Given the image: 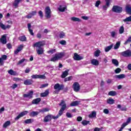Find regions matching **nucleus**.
Segmentation results:
<instances>
[{
  "label": "nucleus",
  "mask_w": 131,
  "mask_h": 131,
  "mask_svg": "<svg viewBox=\"0 0 131 131\" xmlns=\"http://www.w3.org/2000/svg\"><path fill=\"white\" fill-rule=\"evenodd\" d=\"M59 106H61V108L58 112V114L56 116H55L53 115L49 114L45 117L43 118V122H49V121H51L52 119H58L60 117V116H62L64 111L67 108L66 106V103L64 100H61V102L59 104Z\"/></svg>",
  "instance_id": "nucleus-1"
},
{
  "label": "nucleus",
  "mask_w": 131,
  "mask_h": 131,
  "mask_svg": "<svg viewBox=\"0 0 131 131\" xmlns=\"http://www.w3.org/2000/svg\"><path fill=\"white\" fill-rule=\"evenodd\" d=\"M54 89L56 90L54 93L55 94H58L60 91H63V90H64V84L56 83L54 85Z\"/></svg>",
  "instance_id": "nucleus-2"
},
{
  "label": "nucleus",
  "mask_w": 131,
  "mask_h": 131,
  "mask_svg": "<svg viewBox=\"0 0 131 131\" xmlns=\"http://www.w3.org/2000/svg\"><path fill=\"white\" fill-rule=\"evenodd\" d=\"M64 56V54L63 53H59L55 54L54 57L51 58L50 61L52 62H56V61H58V60H60L61 58H63Z\"/></svg>",
  "instance_id": "nucleus-3"
},
{
  "label": "nucleus",
  "mask_w": 131,
  "mask_h": 131,
  "mask_svg": "<svg viewBox=\"0 0 131 131\" xmlns=\"http://www.w3.org/2000/svg\"><path fill=\"white\" fill-rule=\"evenodd\" d=\"M52 11H51V8L50 7H47L45 8V17L47 19H50L52 17Z\"/></svg>",
  "instance_id": "nucleus-4"
},
{
  "label": "nucleus",
  "mask_w": 131,
  "mask_h": 131,
  "mask_svg": "<svg viewBox=\"0 0 131 131\" xmlns=\"http://www.w3.org/2000/svg\"><path fill=\"white\" fill-rule=\"evenodd\" d=\"M45 46V41H40L37 42H35L33 44V47L34 48H37V49L42 48L41 47Z\"/></svg>",
  "instance_id": "nucleus-5"
},
{
  "label": "nucleus",
  "mask_w": 131,
  "mask_h": 131,
  "mask_svg": "<svg viewBox=\"0 0 131 131\" xmlns=\"http://www.w3.org/2000/svg\"><path fill=\"white\" fill-rule=\"evenodd\" d=\"M120 54L121 56H123V57H131V50H127L124 52H121Z\"/></svg>",
  "instance_id": "nucleus-6"
},
{
  "label": "nucleus",
  "mask_w": 131,
  "mask_h": 131,
  "mask_svg": "<svg viewBox=\"0 0 131 131\" xmlns=\"http://www.w3.org/2000/svg\"><path fill=\"white\" fill-rule=\"evenodd\" d=\"M72 88L73 89L74 92H79V90H80V85L78 82H75L73 83Z\"/></svg>",
  "instance_id": "nucleus-7"
},
{
  "label": "nucleus",
  "mask_w": 131,
  "mask_h": 131,
  "mask_svg": "<svg viewBox=\"0 0 131 131\" xmlns=\"http://www.w3.org/2000/svg\"><path fill=\"white\" fill-rule=\"evenodd\" d=\"M112 11L114 13H121L122 12V8L118 6H114L113 7Z\"/></svg>",
  "instance_id": "nucleus-8"
},
{
  "label": "nucleus",
  "mask_w": 131,
  "mask_h": 131,
  "mask_svg": "<svg viewBox=\"0 0 131 131\" xmlns=\"http://www.w3.org/2000/svg\"><path fill=\"white\" fill-rule=\"evenodd\" d=\"M31 78L33 79H46V76L45 75H33L31 76Z\"/></svg>",
  "instance_id": "nucleus-9"
},
{
  "label": "nucleus",
  "mask_w": 131,
  "mask_h": 131,
  "mask_svg": "<svg viewBox=\"0 0 131 131\" xmlns=\"http://www.w3.org/2000/svg\"><path fill=\"white\" fill-rule=\"evenodd\" d=\"M24 98H28V99H32L33 98V91H30L29 93L23 95Z\"/></svg>",
  "instance_id": "nucleus-10"
},
{
  "label": "nucleus",
  "mask_w": 131,
  "mask_h": 131,
  "mask_svg": "<svg viewBox=\"0 0 131 131\" xmlns=\"http://www.w3.org/2000/svg\"><path fill=\"white\" fill-rule=\"evenodd\" d=\"M73 59L75 61H80V60H82V59H83V57H82V56H80L77 53H74Z\"/></svg>",
  "instance_id": "nucleus-11"
},
{
  "label": "nucleus",
  "mask_w": 131,
  "mask_h": 131,
  "mask_svg": "<svg viewBox=\"0 0 131 131\" xmlns=\"http://www.w3.org/2000/svg\"><path fill=\"white\" fill-rule=\"evenodd\" d=\"M0 28H2L3 30H6V29H9L11 28V26L10 25H7L5 26L4 24L0 22Z\"/></svg>",
  "instance_id": "nucleus-12"
},
{
  "label": "nucleus",
  "mask_w": 131,
  "mask_h": 131,
  "mask_svg": "<svg viewBox=\"0 0 131 131\" xmlns=\"http://www.w3.org/2000/svg\"><path fill=\"white\" fill-rule=\"evenodd\" d=\"M106 4L103 6V9L106 10L110 6V3H111V0H105Z\"/></svg>",
  "instance_id": "nucleus-13"
},
{
  "label": "nucleus",
  "mask_w": 131,
  "mask_h": 131,
  "mask_svg": "<svg viewBox=\"0 0 131 131\" xmlns=\"http://www.w3.org/2000/svg\"><path fill=\"white\" fill-rule=\"evenodd\" d=\"M58 10L59 11V12H65V11L67 10V6L65 5H60L58 8Z\"/></svg>",
  "instance_id": "nucleus-14"
},
{
  "label": "nucleus",
  "mask_w": 131,
  "mask_h": 131,
  "mask_svg": "<svg viewBox=\"0 0 131 131\" xmlns=\"http://www.w3.org/2000/svg\"><path fill=\"white\" fill-rule=\"evenodd\" d=\"M1 41L3 45H6L7 43V35H4L2 36V38H1Z\"/></svg>",
  "instance_id": "nucleus-15"
},
{
  "label": "nucleus",
  "mask_w": 131,
  "mask_h": 131,
  "mask_svg": "<svg viewBox=\"0 0 131 131\" xmlns=\"http://www.w3.org/2000/svg\"><path fill=\"white\" fill-rule=\"evenodd\" d=\"M70 71L69 69H68L67 70H66L64 72H62V73L61 75V78H65V77H67L68 76L69 74V72Z\"/></svg>",
  "instance_id": "nucleus-16"
},
{
  "label": "nucleus",
  "mask_w": 131,
  "mask_h": 131,
  "mask_svg": "<svg viewBox=\"0 0 131 131\" xmlns=\"http://www.w3.org/2000/svg\"><path fill=\"white\" fill-rule=\"evenodd\" d=\"M33 82V81L32 79H27L24 81V83L26 85H30L31 84H32Z\"/></svg>",
  "instance_id": "nucleus-17"
},
{
  "label": "nucleus",
  "mask_w": 131,
  "mask_h": 131,
  "mask_svg": "<svg viewBox=\"0 0 131 131\" xmlns=\"http://www.w3.org/2000/svg\"><path fill=\"white\" fill-rule=\"evenodd\" d=\"M115 78L117 79H123V78H125L126 76L124 74H120V75H117L115 76Z\"/></svg>",
  "instance_id": "nucleus-18"
},
{
  "label": "nucleus",
  "mask_w": 131,
  "mask_h": 131,
  "mask_svg": "<svg viewBox=\"0 0 131 131\" xmlns=\"http://www.w3.org/2000/svg\"><path fill=\"white\" fill-rule=\"evenodd\" d=\"M23 45H19V47L17 48V49L14 51V54L15 55H17L19 52H21V50H23Z\"/></svg>",
  "instance_id": "nucleus-19"
},
{
  "label": "nucleus",
  "mask_w": 131,
  "mask_h": 131,
  "mask_svg": "<svg viewBox=\"0 0 131 131\" xmlns=\"http://www.w3.org/2000/svg\"><path fill=\"white\" fill-rule=\"evenodd\" d=\"M8 56L6 55H3L2 56V58H0V65H4V61L3 60H7Z\"/></svg>",
  "instance_id": "nucleus-20"
},
{
  "label": "nucleus",
  "mask_w": 131,
  "mask_h": 131,
  "mask_svg": "<svg viewBox=\"0 0 131 131\" xmlns=\"http://www.w3.org/2000/svg\"><path fill=\"white\" fill-rule=\"evenodd\" d=\"M40 113H45V112H49L50 108L48 107L43 108L42 109L38 110Z\"/></svg>",
  "instance_id": "nucleus-21"
},
{
  "label": "nucleus",
  "mask_w": 131,
  "mask_h": 131,
  "mask_svg": "<svg viewBox=\"0 0 131 131\" xmlns=\"http://www.w3.org/2000/svg\"><path fill=\"white\" fill-rule=\"evenodd\" d=\"M43 52H45V51L42 48L36 49V52L38 55H42V54H43Z\"/></svg>",
  "instance_id": "nucleus-22"
},
{
  "label": "nucleus",
  "mask_w": 131,
  "mask_h": 131,
  "mask_svg": "<svg viewBox=\"0 0 131 131\" xmlns=\"http://www.w3.org/2000/svg\"><path fill=\"white\" fill-rule=\"evenodd\" d=\"M41 101V99H40V98H37L36 99L33 100V101H32V104H37Z\"/></svg>",
  "instance_id": "nucleus-23"
},
{
  "label": "nucleus",
  "mask_w": 131,
  "mask_h": 131,
  "mask_svg": "<svg viewBox=\"0 0 131 131\" xmlns=\"http://www.w3.org/2000/svg\"><path fill=\"white\" fill-rule=\"evenodd\" d=\"M49 94H50L49 91V90H47L45 91L44 93H41L40 94V97H47V96L49 95Z\"/></svg>",
  "instance_id": "nucleus-24"
},
{
  "label": "nucleus",
  "mask_w": 131,
  "mask_h": 131,
  "mask_svg": "<svg viewBox=\"0 0 131 131\" xmlns=\"http://www.w3.org/2000/svg\"><path fill=\"white\" fill-rule=\"evenodd\" d=\"M71 20L73 22H81V19L78 17H72L71 18Z\"/></svg>",
  "instance_id": "nucleus-25"
},
{
  "label": "nucleus",
  "mask_w": 131,
  "mask_h": 131,
  "mask_svg": "<svg viewBox=\"0 0 131 131\" xmlns=\"http://www.w3.org/2000/svg\"><path fill=\"white\" fill-rule=\"evenodd\" d=\"M123 22L126 23V24H129V22H131V16L126 17V18L123 19Z\"/></svg>",
  "instance_id": "nucleus-26"
},
{
  "label": "nucleus",
  "mask_w": 131,
  "mask_h": 131,
  "mask_svg": "<svg viewBox=\"0 0 131 131\" xmlns=\"http://www.w3.org/2000/svg\"><path fill=\"white\" fill-rule=\"evenodd\" d=\"M18 39L20 41H26V40H27V38H26V36H25V35L20 36L18 38Z\"/></svg>",
  "instance_id": "nucleus-27"
},
{
  "label": "nucleus",
  "mask_w": 131,
  "mask_h": 131,
  "mask_svg": "<svg viewBox=\"0 0 131 131\" xmlns=\"http://www.w3.org/2000/svg\"><path fill=\"white\" fill-rule=\"evenodd\" d=\"M91 64L95 65V66H98L99 65V61L97 60V59H92L91 60Z\"/></svg>",
  "instance_id": "nucleus-28"
},
{
  "label": "nucleus",
  "mask_w": 131,
  "mask_h": 131,
  "mask_svg": "<svg viewBox=\"0 0 131 131\" xmlns=\"http://www.w3.org/2000/svg\"><path fill=\"white\" fill-rule=\"evenodd\" d=\"M97 116V112L93 111L89 115V118H94V117H96Z\"/></svg>",
  "instance_id": "nucleus-29"
},
{
  "label": "nucleus",
  "mask_w": 131,
  "mask_h": 131,
  "mask_svg": "<svg viewBox=\"0 0 131 131\" xmlns=\"http://www.w3.org/2000/svg\"><path fill=\"white\" fill-rule=\"evenodd\" d=\"M126 9V12L128 14H131V6L130 5H127L125 7Z\"/></svg>",
  "instance_id": "nucleus-30"
},
{
  "label": "nucleus",
  "mask_w": 131,
  "mask_h": 131,
  "mask_svg": "<svg viewBox=\"0 0 131 131\" xmlns=\"http://www.w3.org/2000/svg\"><path fill=\"white\" fill-rule=\"evenodd\" d=\"M108 96H112V97H114L117 95V92L116 91H112L108 92Z\"/></svg>",
  "instance_id": "nucleus-31"
},
{
  "label": "nucleus",
  "mask_w": 131,
  "mask_h": 131,
  "mask_svg": "<svg viewBox=\"0 0 131 131\" xmlns=\"http://www.w3.org/2000/svg\"><path fill=\"white\" fill-rule=\"evenodd\" d=\"M8 74H10V75H13V76H15V75H17V72H16V71H14L13 70H10L8 71Z\"/></svg>",
  "instance_id": "nucleus-32"
},
{
  "label": "nucleus",
  "mask_w": 131,
  "mask_h": 131,
  "mask_svg": "<svg viewBox=\"0 0 131 131\" xmlns=\"http://www.w3.org/2000/svg\"><path fill=\"white\" fill-rule=\"evenodd\" d=\"M38 114H39V112L33 111L30 113V116L34 117V116H36V115H38Z\"/></svg>",
  "instance_id": "nucleus-33"
},
{
  "label": "nucleus",
  "mask_w": 131,
  "mask_h": 131,
  "mask_svg": "<svg viewBox=\"0 0 131 131\" xmlns=\"http://www.w3.org/2000/svg\"><path fill=\"white\" fill-rule=\"evenodd\" d=\"M9 125H11V121H7L4 124L3 127L4 128H6V127H8V126H9Z\"/></svg>",
  "instance_id": "nucleus-34"
},
{
  "label": "nucleus",
  "mask_w": 131,
  "mask_h": 131,
  "mask_svg": "<svg viewBox=\"0 0 131 131\" xmlns=\"http://www.w3.org/2000/svg\"><path fill=\"white\" fill-rule=\"evenodd\" d=\"M34 121V120L33 119H27L25 121V123L27 124H29L30 123H32Z\"/></svg>",
  "instance_id": "nucleus-35"
},
{
  "label": "nucleus",
  "mask_w": 131,
  "mask_h": 131,
  "mask_svg": "<svg viewBox=\"0 0 131 131\" xmlns=\"http://www.w3.org/2000/svg\"><path fill=\"white\" fill-rule=\"evenodd\" d=\"M112 48H113V44H112L111 45L105 47L104 49V51L105 52H109L110 50L112 49Z\"/></svg>",
  "instance_id": "nucleus-36"
},
{
  "label": "nucleus",
  "mask_w": 131,
  "mask_h": 131,
  "mask_svg": "<svg viewBox=\"0 0 131 131\" xmlns=\"http://www.w3.org/2000/svg\"><path fill=\"white\" fill-rule=\"evenodd\" d=\"M21 0H15L13 3V6L15 8H18V5H19V3L21 2Z\"/></svg>",
  "instance_id": "nucleus-37"
},
{
  "label": "nucleus",
  "mask_w": 131,
  "mask_h": 131,
  "mask_svg": "<svg viewBox=\"0 0 131 131\" xmlns=\"http://www.w3.org/2000/svg\"><path fill=\"white\" fill-rule=\"evenodd\" d=\"M79 103H80V101L76 100L75 101L72 102L71 103L70 106H77V105H78V104H79Z\"/></svg>",
  "instance_id": "nucleus-38"
},
{
  "label": "nucleus",
  "mask_w": 131,
  "mask_h": 131,
  "mask_svg": "<svg viewBox=\"0 0 131 131\" xmlns=\"http://www.w3.org/2000/svg\"><path fill=\"white\" fill-rule=\"evenodd\" d=\"M114 102H115V100L113 99H112L111 98H110L107 100V104H110V105H112V104H114Z\"/></svg>",
  "instance_id": "nucleus-39"
},
{
  "label": "nucleus",
  "mask_w": 131,
  "mask_h": 131,
  "mask_svg": "<svg viewBox=\"0 0 131 131\" xmlns=\"http://www.w3.org/2000/svg\"><path fill=\"white\" fill-rule=\"evenodd\" d=\"M59 38H64L65 37V33L63 31L60 32L59 33Z\"/></svg>",
  "instance_id": "nucleus-40"
},
{
  "label": "nucleus",
  "mask_w": 131,
  "mask_h": 131,
  "mask_svg": "<svg viewBox=\"0 0 131 131\" xmlns=\"http://www.w3.org/2000/svg\"><path fill=\"white\" fill-rule=\"evenodd\" d=\"M120 47V41H118L116 42V45L114 46V50H117V49H119Z\"/></svg>",
  "instance_id": "nucleus-41"
},
{
  "label": "nucleus",
  "mask_w": 131,
  "mask_h": 131,
  "mask_svg": "<svg viewBox=\"0 0 131 131\" xmlns=\"http://www.w3.org/2000/svg\"><path fill=\"white\" fill-rule=\"evenodd\" d=\"M112 62L113 63V64H114V65H115V66H118V61L117 59H113L112 60Z\"/></svg>",
  "instance_id": "nucleus-42"
},
{
  "label": "nucleus",
  "mask_w": 131,
  "mask_h": 131,
  "mask_svg": "<svg viewBox=\"0 0 131 131\" xmlns=\"http://www.w3.org/2000/svg\"><path fill=\"white\" fill-rule=\"evenodd\" d=\"M100 53H101V51H100V50H96L94 53L95 57H99V56H100Z\"/></svg>",
  "instance_id": "nucleus-43"
},
{
  "label": "nucleus",
  "mask_w": 131,
  "mask_h": 131,
  "mask_svg": "<svg viewBox=\"0 0 131 131\" xmlns=\"http://www.w3.org/2000/svg\"><path fill=\"white\" fill-rule=\"evenodd\" d=\"M19 114L21 117H23V116H24L25 115H27V114H28V111H25L22 112Z\"/></svg>",
  "instance_id": "nucleus-44"
},
{
  "label": "nucleus",
  "mask_w": 131,
  "mask_h": 131,
  "mask_svg": "<svg viewBox=\"0 0 131 131\" xmlns=\"http://www.w3.org/2000/svg\"><path fill=\"white\" fill-rule=\"evenodd\" d=\"M119 32L120 33V34H122V33H123V32H124V28L123 27V26H121L119 30Z\"/></svg>",
  "instance_id": "nucleus-45"
},
{
  "label": "nucleus",
  "mask_w": 131,
  "mask_h": 131,
  "mask_svg": "<svg viewBox=\"0 0 131 131\" xmlns=\"http://www.w3.org/2000/svg\"><path fill=\"white\" fill-rule=\"evenodd\" d=\"M82 124H83V125H88V124H89V123H90V121H86V120H83L81 122Z\"/></svg>",
  "instance_id": "nucleus-46"
},
{
  "label": "nucleus",
  "mask_w": 131,
  "mask_h": 131,
  "mask_svg": "<svg viewBox=\"0 0 131 131\" xmlns=\"http://www.w3.org/2000/svg\"><path fill=\"white\" fill-rule=\"evenodd\" d=\"M26 60V59H25V58L21 59L20 60L18 61V62L17 63V65H21V64L24 63V61H25Z\"/></svg>",
  "instance_id": "nucleus-47"
},
{
  "label": "nucleus",
  "mask_w": 131,
  "mask_h": 131,
  "mask_svg": "<svg viewBox=\"0 0 131 131\" xmlns=\"http://www.w3.org/2000/svg\"><path fill=\"white\" fill-rule=\"evenodd\" d=\"M112 37H115V35H117V33L115 31H112L110 32Z\"/></svg>",
  "instance_id": "nucleus-48"
},
{
  "label": "nucleus",
  "mask_w": 131,
  "mask_h": 131,
  "mask_svg": "<svg viewBox=\"0 0 131 131\" xmlns=\"http://www.w3.org/2000/svg\"><path fill=\"white\" fill-rule=\"evenodd\" d=\"M131 42V36L128 38V39L124 43V45H127V43H129Z\"/></svg>",
  "instance_id": "nucleus-49"
},
{
  "label": "nucleus",
  "mask_w": 131,
  "mask_h": 131,
  "mask_svg": "<svg viewBox=\"0 0 131 131\" xmlns=\"http://www.w3.org/2000/svg\"><path fill=\"white\" fill-rule=\"evenodd\" d=\"M59 43L62 46H65L66 45L67 42L65 40H62L59 41Z\"/></svg>",
  "instance_id": "nucleus-50"
},
{
  "label": "nucleus",
  "mask_w": 131,
  "mask_h": 131,
  "mask_svg": "<svg viewBox=\"0 0 131 131\" xmlns=\"http://www.w3.org/2000/svg\"><path fill=\"white\" fill-rule=\"evenodd\" d=\"M115 72L116 74L120 73L121 72V69L120 68H117L115 70Z\"/></svg>",
  "instance_id": "nucleus-51"
},
{
  "label": "nucleus",
  "mask_w": 131,
  "mask_h": 131,
  "mask_svg": "<svg viewBox=\"0 0 131 131\" xmlns=\"http://www.w3.org/2000/svg\"><path fill=\"white\" fill-rule=\"evenodd\" d=\"M49 54H54V53H56V49H52L48 51Z\"/></svg>",
  "instance_id": "nucleus-52"
},
{
  "label": "nucleus",
  "mask_w": 131,
  "mask_h": 131,
  "mask_svg": "<svg viewBox=\"0 0 131 131\" xmlns=\"http://www.w3.org/2000/svg\"><path fill=\"white\" fill-rule=\"evenodd\" d=\"M48 85H49V84L48 83L41 84L40 86V89H43V88H47Z\"/></svg>",
  "instance_id": "nucleus-53"
},
{
  "label": "nucleus",
  "mask_w": 131,
  "mask_h": 131,
  "mask_svg": "<svg viewBox=\"0 0 131 131\" xmlns=\"http://www.w3.org/2000/svg\"><path fill=\"white\" fill-rule=\"evenodd\" d=\"M66 116L67 117H68V118H71V117H72L71 114L69 113V112H67Z\"/></svg>",
  "instance_id": "nucleus-54"
},
{
  "label": "nucleus",
  "mask_w": 131,
  "mask_h": 131,
  "mask_svg": "<svg viewBox=\"0 0 131 131\" xmlns=\"http://www.w3.org/2000/svg\"><path fill=\"white\" fill-rule=\"evenodd\" d=\"M11 88H12L13 90H15L16 88H18V85L17 84H13L11 86Z\"/></svg>",
  "instance_id": "nucleus-55"
},
{
  "label": "nucleus",
  "mask_w": 131,
  "mask_h": 131,
  "mask_svg": "<svg viewBox=\"0 0 131 131\" xmlns=\"http://www.w3.org/2000/svg\"><path fill=\"white\" fill-rule=\"evenodd\" d=\"M38 14L40 18H42L43 17V13H42V11H41V10L39 11Z\"/></svg>",
  "instance_id": "nucleus-56"
},
{
  "label": "nucleus",
  "mask_w": 131,
  "mask_h": 131,
  "mask_svg": "<svg viewBox=\"0 0 131 131\" xmlns=\"http://www.w3.org/2000/svg\"><path fill=\"white\" fill-rule=\"evenodd\" d=\"M100 4H101V1H98L96 2V4H95V7H99V5H100Z\"/></svg>",
  "instance_id": "nucleus-57"
},
{
  "label": "nucleus",
  "mask_w": 131,
  "mask_h": 131,
  "mask_svg": "<svg viewBox=\"0 0 131 131\" xmlns=\"http://www.w3.org/2000/svg\"><path fill=\"white\" fill-rule=\"evenodd\" d=\"M7 48H8L9 50H10V49H12V44L11 43L7 44Z\"/></svg>",
  "instance_id": "nucleus-58"
},
{
  "label": "nucleus",
  "mask_w": 131,
  "mask_h": 131,
  "mask_svg": "<svg viewBox=\"0 0 131 131\" xmlns=\"http://www.w3.org/2000/svg\"><path fill=\"white\" fill-rule=\"evenodd\" d=\"M103 113H105V114H109V110L108 109H104L103 110Z\"/></svg>",
  "instance_id": "nucleus-59"
},
{
  "label": "nucleus",
  "mask_w": 131,
  "mask_h": 131,
  "mask_svg": "<svg viewBox=\"0 0 131 131\" xmlns=\"http://www.w3.org/2000/svg\"><path fill=\"white\" fill-rule=\"evenodd\" d=\"M30 14L33 17V16H34V15H36V11H32V12L30 13Z\"/></svg>",
  "instance_id": "nucleus-60"
},
{
  "label": "nucleus",
  "mask_w": 131,
  "mask_h": 131,
  "mask_svg": "<svg viewBox=\"0 0 131 131\" xmlns=\"http://www.w3.org/2000/svg\"><path fill=\"white\" fill-rule=\"evenodd\" d=\"M30 72V69H29V68H27L25 70V73H29Z\"/></svg>",
  "instance_id": "nucleus-61"
},
{
  "label": "nucleus",
  "mask_w": 131,
  "mask_h": 131,
  "mask_svg": "<svg viewBox=\"0 0 131 131\" xmlns=\"http://www.w3.org/2000/svg\"><path fill=\"white\" fill-rule=\"evenodd\" d=\"M130 121H131V118L130 117L128 118L126 122V123H127V124H128L130 122Z\"/></svg>",
  "instance_id": "nucleus-62"
},
{
  "label": "nucleus",
  "mask_w": 131,
  "mask_h": 131,
  "mask_svg": "<svg viewBox=\"0 0 131 131\" xmlns=\"http://www.w3.org/2000/svg\"><path fill=\"white\" fill-rule=\"evenodd\" d=\"M120 110L121 111H126V110H127V108H126V107H122Z\"/></svg>",
  "instance_id": "nucleus-63"
},
{
  "label": "nucleus",
  "mask_w": 131,
  "mask_h": 131,
  "mask_svg": "<svg viewBox=\"0 0 131 131\" xmlns=\"http://www.w3.org/2000/svg\"><path fill=\"white\" fill-rule=\"evenodd\" d=\"M77 121H81L82 120V118L81 117H78L77 118Z\"/></svg>",
  "instance_id": "nucleus-64"
}]
</instances>
